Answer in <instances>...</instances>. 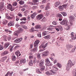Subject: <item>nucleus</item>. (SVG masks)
<instances>
[{
	"instance_id": "c03bdc74",
	"label": "nucleus",
	"mask_w": 76,
	"mask_h": 76,
	"mask_svg": "<svg viewBox=\"0 0 76 76\" xmlns=\"http://www.w3.org/2000/svg\"><path fill=\"white\" fill-rule=\"evenodd\" d=\"M42 34L43 36H45V35H47V31H45L43 32Z\"/></svg>"
},
{
	"instance_id": "5701e85b",
	"label": "nucleus",
	"mask_w": 76,
	"mask_h": 76,
	"mask_svg": "<svg viewBox=\"0 0 76 76\" xmlns=\"http://www.w3.org/2000/svg\"><path fill=\"white\" fill-rule=\"evenodd\" d=\"M44 38H45V39H50V35H48L47 36L44 37Z\"/></svg>"
},
{
	"instance_id": "c85d7f7f",
	"label": "nucleus",
	"mask_w": 76,
	"mask_h": 76,
	"mask_svg": "<svg viewBox=\"0 0 76 76\" xmlns=\"http://www.w3.org/2000/svg\"><path fill=\"white\" fill-rule=\"evenodd\" d=\"M7 56H5L3 57L1 59V61H2V62H3L5 60H6L7 59Z\"/></svg>"
},
{
	"instance_id": "a878e982",
	"label": "nucleus",
	"mask_w": 76,
	"mask_h": 76,
	"mask_svg": "<svg viewBox=\"0 0 76 76\" xmlns=\"http://www.w3.org/2000/svg\"><path fill=\"white\" fill-rule=\"evenodd\" d=\"M15 54L17 56H20L21 54L20 53V52L18 50L15 52Z\"/></svg>"
},
{
	"instance_id": "a18cd8bd",
	"label": "nucleus",
	"mask_w": 76,
	"mask_h": 76,
	"mask_svg": "<svg viewBox=\"0 0 76 76\" xmlns=\"http://www.w3.org/2000/svg\"><path fill=\"white\" fill-rule=\"evenodd\" d=\"M56 15H57V17H59V18H62V15H61L60 14H56Z\"/></svg>"
},
{
	"instance_id": "4d7b16f0",
	"label": "nucleus",
	"mask_w": 76,
	"mask_h": 76,
	"mask_svg": "<svg viewBox=\"0 0 76 76\" xmlns=\"http://www.w3.org/2000/svg\"><path fill=\"white\" fill-rule=\"evenodd\" d=\"M20 26V25L18 23H16L15 24V27L17 28H18V27H19Z\"/></svg>"
},
{
	"instance_id": "8fccbe9b",
	"label": "nucleus",
	"mask_w": 76,
	"mask_h": 76,
	"mask_svg": "<svg viewBox=\"0 0 76 76\" xmlns=\"http://www.w3.org/2000/svg\"><path fill=\"white\" fill-rule=\"evenodd\" d=\"M60 29H61V30L63 29L61 25H59L57 26Z\"/></svg>"
},
{
	"instance_id": "f8f14e48",
	"label": "nucleus",
	"mask_w": 76,
	"mask_h": 76,
	"mask_svg": "<svg viewBox=\"0 0 76 76\" xmlns=\"http://www.w3.org/2000/svg\"><path fill=\"white\" fill-rule=\"evenodd\" d=\"M44 63V60L43 59L41 60L39 62V66H42Z\"/></svg>"
},
{
	"instance_id": "bf43d9fd",
	"label": "nucleus",
	"mask_w": 76,
	"mask_h": 76,
	"mask_svg": "<svg viewBox=\"0 0 76 76\" xmlns=\"http://www.w3.org/2000/svg\"><path fill=\"white\" fill-rule=\"evenodd\" d=\"M18 16H19V17H20V18L22 17V14L20 13H18Z\"/></svg>"
},
{
	"instance_id": "4468645a",
	"label": "nucleus",
	"mask_w": 76,
	"mask_h": 76,
	"mask_svg": "<svg viewBox=\"0 0 76 76\" xmlns=\"http://www.w3.org/2000/svg\"><path fill=\"white\" fill-rule=\"evenodd\" d=\"M18 31H16L17 33H18V34H20V32H22V31H23V29L22 28H18Z\"/></svg>"
},
{
	"instance_id": "680f3d73",
	"label": "nucleus",
	"mask_w": 76,
	"mask_h": 76,
	"mask_svg": "<svg viewBox=\"0 0 76 76\" xmlns=\"http://www.w3.org/2000/svg\"><path fill=\"white\" fill-rule=\"evenodd\" d=\"M4 8L3 7H1L0 8V12H1V11H3V10H4Z\"/></svg>"
},
{
	"instance_id": "49530a36",
	"label": "nucleus",
	"mask_w": 76,
	"mask_h": 76,
	"mask_svg": "<svg viewBox=\"0 0 76 76\" xmlns=\"http://www.w3.org/2000/svg\"><path fill=\"white\" fill-rule=\"evenodd\" d=\"M28 64L29 65H30V66H32L33 64V63H32V61L31 60V61L29 62Z\"/></svg>"
},
{
	"instance_id": "ddd939ff",
	"label": "nucleus",
	"mask_w": 76,
	"mask_h": 76,
	"mask_svg": "<svg viewBox=\"0 0 76 76\" xmlns=\"http://www.w3.org/2000/svg\"><path fill=\"white\" fill-rule=\"evenodd\" d=\"M49 27L47 28V30L48 31H52V30H53V29H54V28L53 27V26H51V25H50V26H49Z\"/></svg>"
},
{
	"instance_id": "864d4df0",
	"label": "nucleus",
	"mask_w": 76,
	"mask_h": 76,
	"mask_svg": "<svg viewBox=\"0 0 76 76\" xmlns=\"http://www.w3.org/2000/svg\"><path fill=\"white\" fill-rule=\"evenodd\" d=\"M41 55V54L39 53H38L37 55V57L38 58H39L41 57V56H40Z\"/></svg>"
},
{
	"instance_id": "393cba45",
	"label": "nucleus",
	"mask_w": 76,
	"mask_h": 76,
	"mask_svg": "<svg viewBox=\"0 0 76 76\" xmlns=\"http://www.w3.org/2000/svg\"><path fill=\"white\" fill-rule=\"evenodd\" d=\"M7 22H8V21H7V20L4 19L3 20L2 22V23L3 25H6L7 23Z\"/></svg>"
},
{
	"instance_id": "0e129e2a",
	"label": "nucleus",
	"mask_w": 76,
	"mask_h": 76,
	"mask_svg": "<svg viewBox=\"0 0 76 76\" xmlns=\"http://www.w3.org/2000/svg\"><path fill=\"white\" fill-rule=\"evenodd\" d=\"M33 1L34 3H38L39 1L38 0H33Z\"/></svg>"
},
{
	"instance_id": "412c9836",
	"label": "nucleus",
	"mask_w": 76,
	"mask_h": 76,
	"mask_svg": "<svg viewBox=\"0 0 76 76\" xmlns=\"http://www.w3.org/2000/svg\"><path fill=\"white\" fill-rule=\"evenodd\" d=\"M69 20H71V22H73L74 20V17L72 15H70L69 17Z\"/></svg>"
},
{
	"instance_id": "79ce46f5",
	"label": "nucleus",
	"mask_w": 76,
	"mask_h": 76,
	"mask_svg": "<svg viewBox=\"0 0 76 76\" xmlns=\"http://www.w3.org/2000/svg\"><path fill=\"white\" fill-rule=\"evenodd\" d=\"M37 36L39 38H41V32H39L37 34Z\"/></svg>"
},
{
	"instance_id": "dca6fc26",
	"label": "nucleus",
	"mask_w": 76,
	"mask_h": 76,
	"mask_svg": "<svg viewBox=\"0 0 76 76\" xmlns=\"http://www.w3.org/2000/svg\"><path fill=\"white\" fill-rule=\"evenodd\" d=\"M73 47V46L70 45H69V44L66 45V47L67 48L68 50H70V48H72Z\"/></svg>"
},
{
	"instance_id": "338daca9",
	"label": "nucleus",
	"mask_w": 76,
	"mask_h": 76,
	"mask_svg": "<svg viewBox=\"0 0 76 76\" xmlns=\"http://www.w3.org/2000/svg\"><path fill=\"white\" fill-rule=\"evenodd\" d=\"M23 28H24V29H28L27 27L26 26H23Z\"/></svg>"
},
{
	"instance_id": "2eb2a0df",
	"label": "nucleus",
	"mask_w": 76,
	"mask_h": 76,
	"mask_svg": "<svg viewBox=\"0 0 76 76\" xmlns=\"http://www.w3.org/2000/svg\"><path fill=\"white\" fill-rule=\"evenodd\" d=\"M38 18L37 19L39 20H40V19H41L43 17H44V16L42 14H40L38 15Z\"/></svg>"
},
{
	"instance_id": "e2e57ef3",
	"label": "nucleus",
	"mask_w": 76,
	"mask_h": 76,
	"mask_svg": "<svg viewBox=\"0 0 76 76\" xmlns=\"http://www.w3.org/2000/svg\"><path fill=\"white\" fill-rule=\"evenodd\" d=\"M53 62L54 64H56V63H57V60L56 59H55L54 60Z\"/></svg>"
},
{
	"instance_id": "a211bd4d",
	"label": "nucleus",
	"mask_w": 76,
	"mask_h": 76,
	"mask_svg": "<svg viewBox=\"0 0 76 76\" xmlns=\"http://www.w3.org/2000/svg\"><path fill=\"white\" fill-rule=\"evenodd\" d=\"M13 25H14V23L12 21H11L8 24V26H12Z\"/></svg>"
},
{
	"instance_id": "3c124183",
	"label": "nucleus",
	"mask_w": 76,
	"mask_h": 76,
	"mask_svg": "<svg viewBox=\"0 0 76 76\" xmlns=\"http://www.w3.org/2000/svg\"><path fill=\"white\" fill-rule=\"evenodd\" d=\"M36 72L38 73H40V71H39V69L38 68L36 69Z\"/></svg>"
},
{
	"instance_id": "6e6d98bb",
	"label": "nucleus",
	"mask_w": 76,
	"mask_h": 76,
	"mask_svg": "<svg viewBox=\"0 0 76 76\" xmlns=\"http://www.w3.org/2000/svg\"><path fill=\"white\" fill-rule=\"evenodd\" d=\"M3 46L0 45V50H3Z\"/></svg>"
},
{
	"instance_id": "4c0bfd02",
	"label": "nucleus",
	"mask_w": 76,
	"mask_h": 76,
	"mask_svg": "<svg viewBox=\"0 0 76 76\" xmlns=\"http://www.w3.org/2000/svg\"><path fill=\"white\" fill-rule=\"evenodd\" d=\"M61 13L64 16H67V13L65 12H62Z\"/></svg>"
},
{
	"instance_id": "7c9ffc66",
	"label": "nucleus",
	"mask_w": 76,
	"mask_h": 76,
	"mask_svg": "<svg viewBox=\"0 0 76 76\" xmlns=\"http://www.w3.org/2000/svg\"><path fill=\"white\" fill-rule=\"evenodd\" d=\"M72 74L74 76H76V69H74L72 72Z\"/></svg>"
},
{
	"instance_id": "f704fd0d",
	"label": "nucleus",
	"mask_w": 76,
	"mask_h": 76,
	"mask_svg": "<svg viewBox=\"0 0 76 76\" xmlns=\"http://www.w3.org/2000/svg\"><path fill=\"white\" fill-rule=\"evenodd\" d=\"M19 4H20V5H22L24 4L25 3V2L23 1L20 0V1L19 2Z\"/></svg>"
},
{
	"instance_id": "72a5a7b5",
	"label": "nucleus",
	"mask_w": 76,
	"mask_h": 76,
	"mask_svg": "<svg viewBox=\"0 0 76 76\" xmlns=\"http://www.w3.org/2000/svg\"><path fill=\"white\" fill-rule=\"evenodd\" d=\"M60 4V3L59 1H57L55 3V6H56V7H57V6H58Z\"/></svg>"
},
{
	"instance_id": "cd10ccee",
	"label": "nucleus",
	"mask_w": 76,
	"mask_h": 76,
	"mask_svg": "<svg viewBox=\"0 0 76 76\" xmlns=\"http://www.w3.org/2000/svg\"><path fill=\"white\" fill-rule=\"evenodd\" d=\"M37 50H38L37 47H35L31 50L32 52H36L37 51Z\"/></svg>"
},
{
	"instance_id": "603ef678",
	"label": "nucleus",
	"mask_w": 76,
	"mask_h": 76,
	"mask_svg": "<svg viewBox=\"0 0 76 76\" xmlns=\"http://www.w3.org/2000/svg\"><path fill=\"white\" fill-rule=\"evenodd\" d=\"M75 48H73L72 49V50L71 51V53H73V52H75Z\"/></svg>"
},
{
	"instance_id": "1a4fd4ad",
	"label": "nucleus",
	"mask_w": 76,
	"mask_h": 76,
	"mask_svg": "<svg viewBox=\"0 0 76 76\" xmlns=\"http://www.w3.org/2000/svg\"><path fill=\"white\" fill-rule=\"evenodd\" d=\"M7 8L8 9L10 10L11 11H13V10H14V8L10 4L9 5L7 6Z\"/></svg>"
},
{
	"instance_id": "aec40b11",
	"label": "nucleus",
	"mask_w": 76,
	"mask_h": 76,
	"mask_svg": "<svg viewBox=\"0 0 76 76\" xmlns=\"http://www.w3.org/2000/svg\"><path fill=\"white\" fill-rule=\"evenodd\" d=\"M10 43L9 42H6L5 43L4 45V48H7L8 47L9 45H10Z\"/></svg>"
},
{
	"instance_id": "2f4dec72",
	"label": "nucleus",
	"mask_w": 76,
	"mask_h": 76,
	"mask_svg": "<svg viewBox=\"0 0 76 76\" xmlns=\"http://www.w3.org/2000/svg\"><path fill=\"white\" fill-rule=\"evenodd\" d=\"M4 2H1L0 3V6L1 7H4Z\"/></svg>"
},
{
	"instance_id": "7ed1b4c3",
	"label": "nucleus",
	"mask_w": 76,
	"mask_h": 76,
	"mask_svg": "<svg viewBox=\"0 0 76 76\" xmlns=\"http://www.w3.org/2000/svg\"><path fill=\"white\" fill-rule=\"evenodd\" d=\"M45 62L47 64L46 65V66H53V64L51 63L50 61L49 60V59L47 58L45 59Z\"/></svg>"
},
{
	"instance_id": "20e7f679",
	"label": "nucleus",
	"mask_w": 76,
	"mask_h": 76,
	"mask_svg": "<svg viewBox=\"0 0 76 76\" xmlns=\"http://www.w3.org/2000/svg\"><path fill=\"white\" fill-rule=\"evenodd\" d=\"M3 38H4V41H7V40L9 41L10 40H11V36H9L8 37L6 35H4L3 36Z\"/></svg>"
},
{
	"instance_id": "5fc2aeb1",
	"label": "nucleus",
	"mask_w": 76,
	"mask_h": 76,
	"mask_svg": "<svg viewBox=\"0 0 76 76\" xmlns=\"http://www.w3.org/2000/svg\"><path fill=\"white\" fill-rule=\"evenodd\" d=\"M46 20V19L45 18H43L42 20H41L42 22H45Z\"/></svg>"
},
{
	"instance_id": "bb28decb",
	"label": "nucleus",
	"mask_w": 76,
	"mask_h": 76,
	"mask_svg": "<svg viewBox=\"0 0 76 76\" xmlns=\"http://www.w3.org/2000/svg\"><path fill=\"white\" fill-rule=\"evenodd\" d=\"M35 16H36V14L35 13H34L31 15V17L32 19H34L35 18Z\"/></svg>"
},
{
	"instance_id": "09e8293b",
	"label": "nucleus",
	"mask_w": 76,
	"mask_h": 76,
	"mask_svg": "<svg viewBox=\"0 0 76 76\" xmlns=\"http://www.w3.org/2000/svg\"><path fill=\"white\" fill-rule=\"evenodd\" d=\"M17 2H14L13 3L12 6H16L17 5Z\"/></svg>"
},
{
	"instance_id": "0eeeda50",
	"label": "nucleus",
	"mask_w": 76,
	"mask_h": 76,
	"mask_svg": "<svg viewBox=\"0 0 76 76\" xmlns=\"http://www.w3.org/2000/svg\"><path fill=\"white\" fill-rule=\"evenodd\" d=\"M44 44H42V45L39 46V49H41V48H42V49H45V48L47 47V45L48 44V43H47L45 45H43Z\"/></svg>"
},
{
	"instance_id": "4be33fe9",
	"label": "nucleus",
	"mask_w": 76,
	"mask_h": 76,
	"mask_svg": "<svg viewBox=\"0 0 76 76\" xmlns=\"http://www.w3.org/2000/svg\"><path fill=\"white\" fill-rule=\"evenodd\" d=\"M13 73V71H12L11 72H10L8 71L7 72V73L6 74L5 76H8V75H9L10 76H12Z\"/></svg>"
},
{
	"instance_id": "052dcab7",
	"label": "nucleus",
	"mask_w": 76,
	"mask_h": 76,
	"mask_svg": "<svg viewBox=\"0 0 76 76\" xmlns=\"http://www.w3.org/2000/svg\"><path fill=\"white\" fill-rule=\"evenodd\" d=\"M4 8L3 7H1L0 8V12H1V11H3V10H4Z\"/></svg>"
},
{
	"instance_id": "58836bf2",
	"label": "nucleus",
	"mask_w": 76,
	"mask_h": 76,
	"mask_svg": "<svg viewBox=\"0 0 76 76\" xmlns=\"http://www.w3.org/2000/svg\"><path fill=\"white\" fill-rule=\"evenodd\" d=\"M41 26L39 25H37L35 26V28L36 29H39V28H41Z\"/></svg>"
},
{
	"instance_id": "9b49d317",
	"label": "nucleus",
	"mask_w": 76,
	"mask_h": 76,
	"mask_svg": "<svg viewBox=\"0 0 76 76\" xmlns=\"http://www.w3.org/2000/svg\"><path fill=\"white\" fill-rule=\"evenodd\" d=\"M39 40H37L34 43V46L36 47H37V46H38V45L39 44Z\"/></svg>"
},
{
	"instance_id": "de8ad7c7",
	"label": "nucleus",
	"mask_w": 76,
	"mask_h": 76,
	"mask_svg": "<svg viewBox=\"0 0 76 76\" xmlns=\"http://www.w3.org/2000/svg\"><path fill=\"white\" fill-rule=\"evenodd\" d=\"M29 58L30 60H32V59L34 58V56H33L30 55L29 56Z\"/></svg>"
},
{
	"instance_id": "ea45409f",
	"label": "nucleus",
	"mask_w": 76,
	"mask_h": 76,
	"mask_svg": "<svg viewBox=\"0 0 76 76\" xmlns=\"http://www.w3.org/2000/svg\"><path fill=\"white\" fill-rule=\"evenodd\" d=\"M58 8L60 9V10H61V11H62L64 9V8H63V6H61L58 7Z\"/></svg>"
},
{
	"instance_id": "f257e3e1",
	"label": "nucleus",
	"mask_w": 76,
	"mask_h": 76,
	"mask_svg": "<svg viewBox=\"0 0 76 76\" xmlns=\"http://www.w3.org/2000/svg\"><path fill=\"white\" fill-rule=\"evenodd\" d=\"M75 64V61H71L70 60H69L68 61V63L67 64L66 66V70L67 71H69L70 69V67L72 66H73L74 64Z\"/></svg>"
},
{
	"instance_id": "b1692460",
	"label": "nucleus",
	"mask_w": 76,
	"mask_h": 76,
	"mask_svg": "<svg viewBox=\"0 0 76 76\" xmlns=\"http://www.w3.org/2000/svg\"><path fill=\"white\" fill-rule=\"evenodd\" d=\"M51 70H52L55 72L54 71H57V70H58V68L54 66H53L52 67V69Z\"/></svg>"
},
{
	"instance_id": "774afa93",
	"label": "nucleus",
	"mask_w": 76,
	"mask_h": 76,
	"mask_svg": "<svg viewBox=\"0 0 76 76\" xmlns=\"http://www.w3.org/2000/svg\"><path fill=\"white\" fill-rule=\"evenodd\" d=\"M28 4L31 5L34 4L32 2H28Z\"/></svg>"
},
{
	"instance_id": "f03ea898",
	"label": "nucleus",
	"mask_w": 76,
	"mask_h": 76,
	"mask_svg": "<svg viewBox=\"0 0 76 76\" xmlns=\"http://www.w3.org/2000/svg\"><path fill=\"white\" fill-rule=\"evenodd\" d=\"M68 23V20L67 19L64 20L62 22H60V23L61 25H64L66 23V29L67 31L69 30L70 28V26L67 24Z\"/></svg>"
},
{
	"instance_id": "6e6552de",
	"label": "nucleus",
	"mask_w": 76,
	"mask_h": 76,
	"mask_svg": "<svg viewBox=\"0 0 76 76\" xmlns=\"http://www.w3.org/2000/svg\"><path fill=\"white\" fill-rule=\"evenodd\" d=\"M75 34V33L73 32H72L71 34V38L72 40H75V39H76V34L75 35V37H74V35Z\"/></svg>"
},
{
	"instance_id": "423d86ee",
	"label": "nucleus",
	"mask_w": 76,
	"mask_h": 76,
	"mask_svg": "<svg viewBox=\"0 0 76 76\" xmlns=\"http://www.w3.org/2000/svg\"><path fill=\"white\" fill-rule=\"evenodd\" d=\"M48 55H49V52L48 50H46L42 53V57H47Z\"/></svg>"
},
{
	"instance_id": "6ab92c4d",
	"label": "nucleus",
	"mask_w": 76,
	"mask_h": 76,
	"mask_svg": "<svg viewBox=\"0 0 76 76\" xmlns=\"http://www.w3.org/2000/svg\"><path fill=\"white\" fill-rule=\"evenodd\" d=\"M50 8V3H48L47 4V5L46 6L45 10H48Z\"/></svg>"
},
{
	"instance_id": "69168bd1",
	"label": "nucleus",
	"mask_w": 76,
	"mask_h": 76,
	"mask_svg": "<svg viewBox=\"0 0 76 76\" xmlns=\"http://www.w3.org/2000/svg\"><path fill=\"white\" fill-rule=\"evenodd\" d=\"M46 3V0H43L42 1V3L44 4V3Z\"/></svg>"
},
{
	"instance_id": "13d9d810",
	"label": "nucleus",
	"mask_w": 76,
	"mask_h": 76,
	"mask_svg": "<svg viewBox=\"0 0 76 76\" xmlns=\"http://www.w3.org/2000/svg\"><path fill=\"white\" fill-rule=\"evenodd\" d=\"M52 24L53 25H56L57 24V22L55 21H53L52 22Z\"/></svg>"
},
{
	"instance_id": "39448f33",
	"label": "nucleus",
	"mask_w": 76,
	"mask_h": 76,
	"mask_svg": "<svg viewBox=\"0 0 76 76\" xmlns=\"http://www.w3.org/2000/svg\"><path fill=\"white\" fill-rule=\"evenodd\" d=\"M50 72L48 71L45 73L46 75H54L56 74V72L53 71V70H50Z\"/></svg>"
},
{
	"instance_id": "9d476101",
	"label": "nucleus",
	"mask_w": 76,
	"mask_h": 76,
	"mask_svg": "<svg viewBox=\"0 0 76 76\" xmlns=\"http://www.w3.org/2000/svg\"><path fill=\"white\" fill-rule=\"evenodd\" d=\"M22 40V38L21 37L20 38H19L15 40V43H19Z\"/></svg>"
},
{
	"instance_id": "a19ab883",
	"label": "nucleus",
	"mask_w": 76,
	"mask_h": 76,
	"mask_svg": "<svg viewBox=\"0 0 76 76\" xmlns=\"http://www.w3.org/2000/svg\"><path fill=\"white\" fill-rule=\"evenodd\" d=\"M20 20H24L26 21V17H23L21 19H20Z\"/></svg>"
},
{
	"instance_id": "473e14b6",
	"label": "nucleus",
	"mask_w": 76,
	"mask_h": 76,
	"mask_svg": "<svg viewBox=\"0 0 76 76\" xmlns=\"http://www.w3.org/2000/svg\"><path fill=\"white\" fill-rule=\"evenodd\" d=\"M41 67L40 68V70L41 71H43L44 70V69L45 68V66H40Z\"/></svg>"
},
{
	"instance_id": "c9c22d12",
	"label": "nucleus",
	"mask_w": 76,
	"mask_h": 76,
	"mask_svg": "<svg viewBox=\"0 0 76 76\" xmlns=\"http://www.w3.org/2000/svg\"><path fill=\"white\" fill-rule=\"evenodd\" d=\"M12 60L13 61H15L16 59V56H12Z\"/></svg>"
},
{
	"instance_id": "e433bc0d",
	"label": "nucleus",
	"mask_w": 76,
	"mask_h": 76,
	"mask_svg": "<svg viewBox=\"0 0 76 76\" xmlns=\"http://www.w3.org/2000/svg\"><path fill=\"white\" fill-rule=\"evenodd\" d=\"M73 5H71L69 7V8L70 10H72L73 9Z\"/></svg>"
},
{
	"instance_id": "c756f323",
	"label": "nucleus",
	"mask_w": 76,
	"mask_h": 76,
	"mask_svg": "<svg viewBox=\"0 0 76 76\" xmlns=\"http://www.w3.org/2000/svg\"><path fill=\"white\" fill-rule=\"evenodd\" d=\"M20 63H26V60L24 59H21V60H20Z\"/></svg>"
},
{
	"instance_id": "f3484780",
	"label": "nucleus",
	"mask_w": 76,
	"mask_h": 76,
	"mask_svg": "<svg viewBox=\"0 0 76 76\" xmlns=\"http://www.w3.org/2000/svg\"><path fill=\"white\" fill-rule=\"evenodd\" d=\"M8 53L9 52H8L6 50L2 53L1 55L2 56H5V55H7Z\"/></svg>"
},
{
	"instance_id": "37998d69",
	"label": "nucleus",
	"mask_w": 76,
	"mask_h": 76,
	"mask_svg": "<svg viewBox=\"0 0 76 76\" xmlns=\"http://www.w3.org/2000/svg\"><path fill=\"white\" fill-rule=\"evenodd\" d=\"M57 66L59 68H61V67H62V65H61V64L60 63H57Z\"/></svg>"
}]
</instances>
